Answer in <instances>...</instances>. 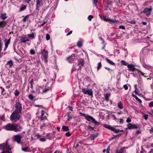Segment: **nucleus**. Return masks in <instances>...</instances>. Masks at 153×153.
Masks as SVG:
<instances>
[{
    "label": "nucleus",
    "mask_w": 153,
    "mask_h": 153,
    "mask_svg": "<svg viewBox=\"0 0 153 153\" xmlns=\"http://www.w3.org/2000/svg\"><path fill=\"white\" fill-rule=\"evenodd\" d=\"M22 138V136L20 134L14 135V141L17 142L18 143H20Z\"/></svg>",
    "instance_id": "nucleus-8"
},
{
    "label": "nucleus",
    "mask_w": 153,
    "mask_h": 153,
    "mask_svg": "<svg viewBox=\"0 0 153 153\" xmlns=\"http://www.w3.org/2000/svg\"><path fill=\"white\" fill-rule=\"evenodd\" d=\"M41 53L42 54V58L43 60H44V61L46 63L48 62V51L44 49L43 50H42L41 51Z\"/></svg>",
    "instance_id": "nucleus-3"
},
{
    "label": "nucleus",
    "mask_w": 153,
    "mask_h": 153,
    "mask_svg": "<svg viewBox=\"0 0 153 153\" xmlns=\"http://www.w3.org/2000/svg\"><path fill=\"white\" fill-rule=\"evenodd\" d=\"M88 129L90 131H93L94 130V128L91 127L90 125H89L88 128Z\"/></svg>",
    "instance_id": "nucleus-42"
},
{
    "label": "nucleus",
    "mask_w": 153,
    "mask_h": 153,
    "mask_svg": "<svg viewBox=\"0 0 153 153\" xmlns=\"http://www.w3.org/2000/svg\"><path fill=\"white\" fill-rule=\"evenodd\" d=\"M19 113L13 111L10 116V120L13 122H15L19 120L20 118V116Z\"/></svg>",
    "instance_id": "nucleus-2"
},
{
    "label": "nucleus",
    "mask_w": 153,
    "mask_h": 153,
    "mask_svg": "<svg viewBox=\"0 0 153 153\" xmlns=\"http://www.w3.org/2000/svg\"><path fill=\"white\" fill-rule=\"evenodd\" d=\"M121 63L123 65H127V63L124 60H121Z\"/></svg>",
    "instance_id": "nucleus-39"
},
{
    "label": "nucleus",
    "mask_w": 153,
    "mask_h": 153,
    "mask_svg": "<svg viewBox=\"0 0 153 153\" xmlns=\"http://www.w3.org/2000/svg\"><path fill=\"white\" fill-rule=\"evenodd\" d=\"M7 65H9V67H11L13 65V62L12 60H10L7 62Z\"/></svg>",
    "instance_id": "nucleus-23"
},
{
    "label": "nucleus",
    "mask_w": 153,
    "mask_h": 153,
    "mask_svg": "<svg viewBox=\"0 0 153 153\" xmlns=\"http://www.w3.org/2000/svg\"><path fill=\"white\" fill-rule=\"evenodd\" d=\"M110 146H109L107 149L106 153H109V151H110Z\"/></svg>",
    "instance_id": "nucleus-61"
},
{
    "label": "nucleus",
    "mask_w": 153,
    "mask_h": 153,
    "mask_svg": "<svg viewBox=\"0 0 153 153\" xmlns=\"http://www.w3.org/2000/svg\"><path fill=\"white\" fill-rule=\"evenodd\" d=\"M14 94L16 96H18L19 95V92L18 90H16L15 91Z\"/></svg>",
    "instance_id": "nucleus-38"
},
{
    "label": "nucleus",
    "mask_w": 153,
    "mask_h": 153,
    "mask_svg": "<svg viewBox=\"0 0 153 153\" xmlns=\"http://www.w3.org/2000/svg\"><path fill=\"white\" fill-rule=\"evenodd\" d=\"M117 105L120 109H122L123 108V105L121 101H120L117 103Z\"/></svg>",
    "instance_id": "nucleus-20"
},
{
    "label": "nucleus",
    "mask_w": 153,
    "mask_h": 153,
    "mask_svg": "<svg viewBox=\"0 0 153 153\" xmlns=\"http://www.w3.org/2000/svg\"><path fill=\"white\" fill-rule=\"evenodd\" d=\"M27 36L29 38L33 39L35 38V34L33 33H32L31 34H28Z\"/></svg>",
    "instance_id": "nucleus-25"
},
{
    "label": "nucleus",
    "mask_w": 153,
    "mask_h": 153,
    "mask_svg": "<svg viewBox=\"0 0 153 153\" xmlns=\"http://www.w3.org/2000/svg\"><path fill=\"white\" fill-rule=\"evenodd\" d=\"M119 123L120 124H122L123 123V119L121 118L120 119Z\"/></svg>",
    "instance_id": "nucleus-62"
},
{
    "label": "nucleus",
    "mask_w": 153,
    "mask_h": 153,
    "mask_svg": "<svg viewBox=\"0 0 153 153\" xmlns=\"http://www.w3.org/2000/svg\"><path fill=\"white\" fill-rule=\"evenodd\" d=\"M135 90L134 91V93L136 94L139 95V94L138 93L139 90L137 88V87H135Z\"/></svg>",
    "instance_id": "nucleus-34"
},
{
    "label": "nucleus",
    "mask_w": 153,
    "mask_h": 153,
    "mask_svg": "<svg viewBox=\"0 0 153 153\" xmlns=\"http://www.w3.org/2000/svg\"><path fill=\"white\" fill-rule=\"evenodd\" d=\"M102 67V64L101 62H99L97 64V69L99 70Z\"/></svg>",
    "instance_id": "nucleus-37"
},
{
    "label": "nucleus",
    "mask_w": 153,
    "mask_h": 153,
    "mask_svg": "<svg viewBox=\"0 0 153 153\" xmlns=\"http://www.w3.org/2000/svg\"><path fill=\"white\" fill-rule=\"evenodd\" d=\"M1 88L2 90V91H1L2 94H1L3 95H5L6 94V92L4 90V88H2L1 87Z\"/></svg>",
    "instance_id": "nucleus-35"
},
{
    "label": "nucleus",
    "mask_w": 153,
    "mask_h": 153,
    "mask_svg": "<svg viewBox=\"0 0 153 153\" xmlns=\"http://www.w3.org/2000/svg\"><path fill=\"white\" fill-rule=\"evenodd\" d=\"M1 153H12L11 151H9L8 150H6L5 149H4Z\"/></svg>",
    "instance_id": "nucleus-33"
},
{
    "label": "nucleus",
    "mask_w": 153,
    "mask_h": 153,
    "mask_svg": "<svg viewBox=\"0 0 153 153\" xmlns=\"http://www.w3.org/2000/svg\"><path fill=\"white\" fill-rule=\"evenodd\" d=\"M103 127L106 128H107L108 129H109L111 131L113 127L111 126L110 125H108L106 124H105L103 125Z\"/></svg>",
    "instance_id": "nucleus-19"
},
{
    "label": "nucleus",
    "mask_w": 153,
    "mask_h": 153,
    "mask_svg": "<svg viewBox=\"0 0 153 153\" xmlns=\"http://www.w3.org/2000/svg\"><path fill=\"white\" fill-rule=\"evenodd\" d=\"M74 54H72L71 56L67 58V59L70 62H73L75 59Z\"/></svg>",
    "instance_id": "nucleus-13"
},
{
    "label": "nucleus",
    "mask_w": 153,
    "mask_h": 153,
    "mask_svg": "<svg viewBox=\"0 0 153 153\" xmlns=\"http://www.w3.org/2000/svg\"><path fill=\"white\" fill-rule=\"evenodd\" d=\"M94 17V16H93L91 15H90L88 16V19L89 21H91L92 19H93Z\"/></svg>",
    "instance_id": "nucleus-43"
},
{
    "label": "nucleus",
    "mask_w": 153,
    "mask_h": 153,
    "mask_svg": "<svg viewBox=\"0 0 153 153\" xmlns=\"http://www.w3.org/2000/svg\"><path fill=\"white\" fill-rule=\"evenodd\" d=\"M1 120H2L3 121H5V116H4L3 115L1 117Z\"/></svg>",
    "instance_id": "nucleus-56"
},
{
    "label": "nucleus",
    "mask_w": 153,
    "mask_h": 153,
    "mask_svg": "<svg viewBox=\"0 0 153 153\" xmlns=\"http://www.w3.org/2000/svg\"><path fill=\"white\" fill-rule=\"evenodd\" d=\"M111 94L110 93H108L104 95L105 99L106 101L108 102L109 100V97H110Z\"/></svg>",
    "instance_id": "nucleus-18"
},
{
    "label": "nucleus",
    "mask_w": 153,
    "mask_h": 153,
    "mask_svg": "<svg viewBox=\"0 0 153 153\" xmlns=\"http://www.w3.org/2000/svg\"><path fill=\"white\" fill-rule=\"evenodd\" d=\"M107 5H110L112 3V1H106Z\"/></svg>",
    "instance_id": "nucleus-57"
},
{
    "label": "nucleus",
    "mask_w": 153,
    "mask_h": 153,
    "mask_svg": "<svg viewBox=\"0 0 153 153\" xmlns=\"http://www.w3.org/2000/svg\"><path fill=\"white\" fill-rule=\"evenodd\" d=\"M98 136V134H93L92 135V137L94 138L97 137Z\"/></svg>",
    "instance_id": "nucleus-50"
},
{
    "label": "nucleus",
    "mask_w": 153,
    "mask_h": 153,
    "mask_svg": "<svg viewBox=\"0 0 153 153\" xmlns=\"http://www.w3.org/2000/svg\"><path fill=\"white\" fill-rule=\"evenodd\" d=\"M22 110V104L19 101L16 102L15 105V110L14 111L21 113Z\"/></svg>",
    "instance_id": "nucleus-4"
},
{
    "label": "nucleus",
    "mask_w": 153,
    "mask_h": 153,
    "mask_svg": "<svg viewBox=\"0 0 153 153\" xmlns=\"http://www.w3.org/2000/svg\"><path fill=\"white\" fill-rule=\"evenodd\" d=\"M119 28L123 30H125V27L123 25H120L119 27Z\"/></svg>",
    "instance_id": "nucleus-54"
},
{
    "label": "nucleus",
    "mask_w": 153,
    "mask_h": 153,
    "mask_svg": "<svg viewBox=\"0 0 153 153\" xmlns=\"http://www.w3.org/2000/svg\"><path fill=\"white\" fill-rule=\"evenodd\" d=\"M10 39H5L4 40V42L5 43V48L6 49L8 47L10 43Z\"/></svg>",
    "instance_id": "nucleus-15"
},
{
    "label": "nucleus",
    "mask_w": 153,
    "mask_h": 153,
    "mask_svg": "<svg viewBox=\"0 0 153 153\" xmlns=\"http://www.w3.org/2000/svg\"><path fill=\"white\" fill-rule=\"evenodd\" d=\"M149 106L150 107H153V101L150 102L149 103Z\"/></svg>",
    "instance_id": "nucleus-52"
},
{
    "label": "nucleus",
    "mask_w": 153,
    "mask_h": 153,
    "mask_svg": "<svg viewBox=\"0 0 153 153\" xmlns=\"http://www.w3.org/2000/svg\"><path fill=\"white\" fill-rule=\"evenodd\" d=\"M85 63L84 61L81 59L78 60V65L79 66V68H78V70H80L81 68L84 65Z\"/></svg>",
    "instance_id": "nucleus-11"
},
{
    "label": "nucleus",
    "mask_w": 153,
    "mask_h": 153,
    "mask_svg": "<svg viewBox=\"0 0 153 153\" xmlns=\"http://www.w3.org/2000/svg\"><path fill=\"white\" fill-rule=\"evenodd\" d=\"M5 24L6 23H5L4 22H1V27H4L5 25Z\"/></svg>",
    "instance_id": "nucleus-47"
},
{
    "label": "nucleus",
    "mask_w": 153,
    "mask_h": 153,
    "mask_svg": "<svg viewBox=\"0 0 153 153\" xmlns=\"http://www.w3.org/2000/svg\"><path fill=\"white\" fill-rule=\"evenodd\" d=\"M1 17L3 19H5L7 18V14L5 13H2L1 15Z\"/></svg>",
    "instance_id": "nucleus-26"
},
{
    "label": "nucleus",
    "mask_w": 153,
    "mask_h": 153,
    "mask_svg": "<svg viewBox=\"0 0 153 153\" xmlns=\"http://www.w3.org/2000/svg\"><path fill=\"white\" fill-rule=\"evenodd\" d=\"M130 23L132 24H135L136 23V21L134 20H133L130 22Z\"/></svg>",
    "instance_id": "nucleus-63"
},
{
    "label": "nucleus",
    "mask_w": 153,
    "mask_h": 153,
    "mask_svg": "<svg viewBox=\"0 0 153 153\" xmlns=\"http://www.w3.org/2000/svg\"><path fill=\"white\" fill-rule=\"evenodd\" d=\"M62 129L63 131H67L69 130V127L65 126H62Z\"/></svg>",
    "instance_id": "nucleus-22"
},
{
    "label": "nucleus",
    "mask_w": 153,
    "mask_h": 153,
    "mask_svg": "<svg viewBox=\"0 0 153 153\" xmlns=\"http://www.w3.org/2000/svg\"><path fill=\"white\" fill-rule=\"evenodd\" d=\"M141 133V131L140 130H137L135 134L137 135Z\"/></svg>",
    "instance_id": "nucleus-64"
},
{
    "label": "nucleus",
    "mask_w": 153,
    "mask_h": 153,
    "mask_svg": "<svg viewBox=\"0 0 153 153\" xmlns=\"http://www.w3.org/2000/svg\"><path fill=\"white\" fill-rule=\"evenodd\" d=\"M127 67L128 68L129 71H134L135 70L134 66L133 64H129L127 65Z\"/></svg>",
    "instance_id": "nucleus-14"
},
{
    "label": "nucleus",
    "mask_w": 153,
    "mask_h": 153,
    "mask_svg": "<svg viewBox=\"0 0 153 153\" xmlns=\"http://www.w3.org/2000/svg\"><path fill=\"white\" fill-rule=\"evenodd\" d=\"M97 0H93V4L94 5L96 6H97Z\"/></svg>",
    "instance_id": "nucleus-48"
},
{
    "label": "nucleus",
    "mask_w": 153,
    "mask_h": 153,
    "mask_svg": "<svg viewBox=\"0 0 153 153\" xmlns=\"http://www.w3.org/2000/svg\"><path fill=\"white\" fill-rule=\"evenodd\" d=\"M117 22V21L116 20V19L113 20L111 19H108V21L110 23H114Z\"/></svg>",
    "instance_id": "nucleus-28"
},
{
    "label": "nucleus",
    "mask_w": 153,
    "mask_h": 153,
    "mask_svg": "<svg viewBox=\"0 0 153 153\" xmlns=\"http://www.w3.org/2000/svg\"><path fill=\"white\" fill-rule=\"evenodd\" d=\"M68 108H69L70 111H73V108L71 106H68Z\"/></svg>",
    "instance_id": "nucleus-60"
},
{
    "label": "nucleus",
    "mask_w": 153,
    "mask_h": 153,
    "mask_svg": "<svg viewBox=\"0 0 153 153\" xmlns=\"http://www.w3.org/2000/svg\"><path fill=\"white\" fill-rule=\"evenodd\" d=\"M127 126L126 128L128 129H136L138 128L137 125L131 123H128L127 125Z\"/></svg>",
    "instance_id": "nucleus-9"
},
{
    "label": "nucleus",
    "mask_w": 153,
    "mask_h": 153,
    "mask_svg": "<svg viewBox=\"0 0 153 153\" xmlns=\"http://www.w3.org/2000/svg\"><path fill=\"white\" fill-rule=\"evenodd\" d=\"M93 123H94V124L96 126H99L100 124V123L98 122L95 120V119L93 120L92 122Z\"/></svg>",
    "instance_id": "nucleus-32"
},
{
    "label": "nucleus",
    "mask_w": 153,
    "mask_h": 153,
    "mask_svg": "<svg viewBox=\"0 0 153 153\" xmlns=\"http://www.w3.org/2000/svg\"><path fill=\"white\" fill-rule=\"evenodd\" d=\"M144 119L146 120H147L148 118V115L146 114H145L143 116Z\"/></svg>",
    "instance_id": "nucleus-53"
},
{
    "label": "nucleus",
    "mask_w": 153,
    "mask_h": 153,
    "mask_svg": "<svg viewBox=\"0 0 153 153\" xmlns=\"http://www.w3.org/2000/svg\"><path fill=\"white\" fill-rule=\"evenodd\" d=\"M132 96L135 98V99L137 101V100H138L139 99L134 94H132Z\"/></svg>",
    "instance_id": "nucleus-59"
},
{
    "label": "nucleus",
    "mask_w": 153,
    "mask_h": 153,
    "mask_svg": "<svg viewBox=\"0 0 153 153\" xmlns=\"http://www.w3.org/2000/svg\"><path fill=\"white\" fill-rule=\"evenodd\" d=\"M42 0H36V9L39 10V8L42 5Z\"/></svg>",
    "instance_id": "nucleus-12"
},
{
    "label": "nucleus",
    "mask_w": 153,
    "mask_h": 153,
    "mask_svg": "<svg viewBox=\"0 0 153 153\" xmlns=\"http://www.w3.org/2000/svg\"><path fill=\"white\" fill-rule=\"evenodd\" d=\"M152 10V6H150L149 8L146 7L144 8L143 11V13H144L147 16L150 15L151 13Z\"/></svg>",
    "instance_id": "nucleus-6"
},
{
    "label": "nucleus",
    "mask_w": 153,
    "mask_h": 153,
    "mask_svg": "<svg viewBox=\"0 0 153 153\" xmlns=\"http://www.w3.org/2000/svg\"><path fill=\"white\" fill-rule=\"evenodd\" d=\"M121 134H119L118 135H115L113 137H112L111 139L112 140V139H114L116 138L118 136H119V135H120Z\"/></svg>",
    "instance_id": "nucleus-55"
},
{
    "label": "nucleus",
    "mask_w": 153,
    "mask_h": 153,
    "mask_svg": "<svg viewBox=\"0 0 153 153\" xmlns=\"http://www.w3.org/2000/svg\"><path fill=\"white\" fill-rule=\"evenodd\" d=\"M131 121V119L129 117H128L127 119V120H126V122L128 123H130Z\"/></svg>",
    "instance_id": "nucleus-58"
},
{
    "label": "nucleus",
    "mask_w": 153,
    "mask_h": 153,
    "mask_svg": "<svg viewBox=\"0 0 153 153\" xmlns=\"http://www.w3.org/2000/svg\"><path fill=\"white\" fill-rule=\"evenodd\" d=\"M77 46L79 47H81L82 45V43L81 42L78 41L77 42Z\"/></svg>",
    "instance_id": "nucleus-40"
},
{
    "label": "nucleus",
    "mask_w": 153,
    "mask_h": 153,
    "mask_svg": "<svg viewBox=\"0 0 153 153\" xmlns=\"http://www.w3.org/2000/svg\"><path fill=\"white\" fill-rule=\"evenodd\" d=\"M30 53L32 55L34 54H35V51L33 49H31L30 51Z\"/></svg>",
    "instance_id": "nucleus-45"
},
{
    "label": "nucleus",
    "mask_w": 153,
    "mask_h": 153,
    "mask_svg": "<svg viewBox=\"0 0 153 153\" xmlns=\"http://www.w3.org/2000/svg\"><path fill=\"white\" fill-rule=\"evenodd\" d=\"M26 7L27 5H22V7L20 8L19 11L21 12L24 11L26 9Z\"/></svg>",
    "instance_id": "nucleus-24"
},
{
    "label": "nucleus",
    "mask_w": 153,
    "mask_h": 153,
    "mask_svg": "<svg viewBox=\"0 0 153 153\" xmlns=\"http://www.w3.org/2000/svg\"><path fill=\"white\" fill-rule=\"evenodd\" d=\"M22 150L25 152H29L30 151L29 150H30V149L28 147H27L26 148H22Z\"/></svg>",
    "instance_id": "nucleus-27"
},
{
    "label": "nucleus",
    "mask_w": 153,
    "mask_h": 153,
    "mask_svg": "<svg viewBox=\"0 0 153 153\" xmlns=\"http://www.w3.org/2000/svg\"><path fill=\"white\" fill-rule=\"evenodd\" d=\"M111 131H113L116 134H117L120 132H123L124 131L123 130H121L119 129H117L114 127H113Z\"/></svg>",
    "instance_id": "nucleus-17"
},
{
    "label": "nucleus",
    "mask_w": 153,
    "mask_h": 153,
    "mask_svg": "<svg viewBox=\"0 0 153 153\" xmlns=\"http://www.w3.org/2000/svg\"><path fill=\"white\" fill-rule=\"evenodd\" d=\"M105 59L107 62L110 64L113 65H115V63L114 62L112 61L111 60L108 59L107 58Z\"/></svg>",
    "instance_id": "nucleus-21"
},
{
    "label": "nucleus",
    "mask_w": 153,
    "mask_h": 153,
    "mask_svg": "<svg viewBox=\"0 0 153 153\" xmlns=\"http://www.w3.org/2000/svg\"><path fill=\"white\" fill-rule=\"evenodd\" d=\"M65 135L68 137L70 136L71 135V134L69 132H68L65 134Z\"/></svg>",
    "instance_id": "nucleus-49"
},
{
    "label": "nucleus",
    "mask_w": 153,
    "mask_h": 153,
    "mask_svg": "<svg viewBox=\"0 0 153 153\" xmlns=\"http://www.w3.org/2000/svg\"><path fill=\"white\" fill-rule=\"evenodd\" d=\"M126 150L124 148H121L119 151H117V153H122L123 152L125 151Z\"/></svg>",
    "instance_id": "nucleus-29"
},
{
    "label": "nucleus",
    "mask_w": 153,
    "mask_h": 153,
    "mask_svg": "<svg viewBox=\"0 0 153 153\" xmlns=\"http://www.w3.org/2000/svg\"><path fill=\"white\" fill-rule=\"evenodd\" d=\"M20 40L21 41V42L23 43L26 42V39L25 37H22Z\"/></svg>",
    "instance_id": "nucleus-41"
},
{
    "label": "nucleus",
    "mask_w": 153,
    "mask_h": 153,
    "mask_svg": "<svg viewBox=\"0 0 153 153\" xmlns=\"http://www.w3.org/2000/svg\"><path fill=\"white\" fill-rule=\"evenodd\" d=\"M86 119L88 121H90L91 120L92 122L95 119L93 117L88 115L86 116Z\"/></svg>",
    "instance_id": "nucleus-16"
},
{
    "label": "nucleus",
    "mask_w": 153,
    "mask_h": 153,
    "mask_svg": "<svg viewBox=\"0 0 153 153\" xmlns=\"http://www.w3.org/2000/svg\"><path fill=\"white\" fill-rule=\"evenodd\" d=\"M4 129L7 131H14L15 132H20L21 131L22 128L19 124H15L8 123L4 127Z\"/></svg>",
    "instance_id": "nucleus-1"
},
{
    "label": "nucleus",
    "mask_w": 153,
    "mask_h": 153,
    "mask_svg": "<svg viewBox=\"0 0 153 153\" xmlns=\"http://www.w3.org/2000/svg\"><path fill=\"white\" fill-rule=\"evenodd\" d=\"M68 121H70L72 119V117L70 115H68Z\"/></svg>",
    "instance_id": "nucleus-51"
},
{
    "label": "nucleus",
    "mask_w": 153,
    "mask_h": 153,
    "mask_svg": "<svg viewBox=\"0 0 153 153\" xmlns=\"http://www.w3.org/2000/svg\"><path fill=\"white\" fill-rule=\"evenodd\" d=\"M28 98L30 100H33L34 97L32 94H30L28 95Z\"/></svg>",
    "instance_id": "nucleus-36"
},
{
    "label": "nucleus",
    "mask_w": 153,
    "mask_h": 153,
    "mask_svg": "<svg viewBox=\"0 0 153 153\" xmlns=\"http://www.w3.org/2000/svg\"><path fill=\"white\" fill-rule=\"evenodd\" d=\"M50 90L49 87H48L47 88H44L42 90V93H45L47 92Z\"/></svg>",
    "instance_id": "nucleus-31"
},
{
    "label": "nucleus",
    "mask_w": 153,
    "mask_h": 153,
    "mask_svg": "<svg viewBox=\"0 0 153 153\" xmlns=\"http://www.w3.org/2000/svg\"><path fill=\"white\" fill-rule=\"evenodd\" d=\"M82 92L84 94H88L89 96H93V92L92 89H89L88 88H83Z\"/></svg>",
    "instance_id": "nucleus-5"
},
{
    "label": "nucleus",
    "mask_w": 153,
    "mask_h": 153,
    "mask_svg": "<svg viewBox=\"0 0 153 153\" xmlns=\"http://www.w3.org/2000/svg\"><path fill=\"white\" fill-rule=\"evenodd\" d=\"M35 136L37 137V139H39L40 141L44 142L46 141V139L45 137H41V135L39 134H36Z\"/></svg>",
    "instance_id": "nucleus-10"
},
{
    "label": "nucleus",
    "mask_w": 153,
    "mask_h": 153,
    "mask_svg": "<svg viewBox=\"0 0 153 153\" xmlns=\"http://www.w3.org/2000/svg\"><path fill=\"white\" fill-rule=\"evenodd\" d=\"M46 39L47 40H48L50 39V36L48 34H47L46 36Z\"/></svg>",
    "instance_id": "nucleus-44"
},
{
    "label": "nucleus",
    "mask_w": 153,
    "mask_h": 153,
    "mask_svg": "<svg viewBox=\"0 0 153 153\" xmlns=\"http://www.w3.org/2000/svg\"><path fill=\"white\" fill-rule=\"evenodd\" d=\"M5 149L8 150H11V149L8 144V140L6 141L5 144H1V149H3V150L4 149Z\"/></svg>",
    "instance_id": "nucleus-7"
},
{
    "label": "nucleus",
    "mask_w": 153,
    "mask_h": 153,
    "mask_svg": "<svg viewBox=\"0 0 153 153\" xmlns=\"http://www.w3.org/2000/svg\"><path fill=\"white\" fill-rule=\"evenodd\" d=\"M102 19L105 22H107L108 21V19L105 16H103V17H102Z\"/></svg>",
    "instance_id": "nucleus-46"
},
{
    "label": "nucleus",
    "mask_w": 153,
    "mask_h": 153,
    "mask_svg": "<svg viewBox=\"0 0 153 153\" xmlns=\"http://www.w3.org/2000/svg\"><path fill=\"white\" fill-rule=\"evenodd\" d=\"M29 15H27L25 16L22 19L23 22H26L27 20L29 19Z\"/></svg>",
    "instance_id": "nucleus-30"
}]
</instances>
